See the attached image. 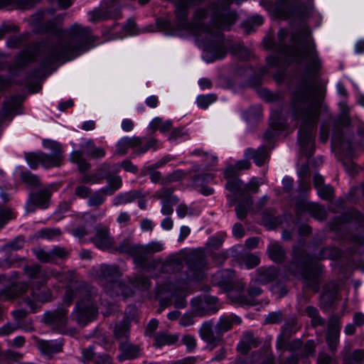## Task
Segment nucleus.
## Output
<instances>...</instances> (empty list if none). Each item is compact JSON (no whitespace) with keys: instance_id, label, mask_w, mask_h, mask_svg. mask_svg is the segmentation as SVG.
<instances>
[{"instance_id":"f257e3e1","label":"nucleus","mask_w":364,"mask_h":364,"mask_svg":"<svg viewBox=\"0 0 364 364\" xmlns=\"http://www.w3.org/2000/svg\"><path fill=\"white\" fill-rule=\"evenodd\" d=\"M288 36V30L282 28L278 31V42L270 38L264 39L265 47L277 53L267 58V62L269 66H279L281 58H289L298 63L306 62L305 73L292 95L291 112L293 117L301 121L298 132L301 152L309 158L314 154V138L321 112L320 103L314 100L313 95L316 89L315 77L321 63L309 28H304L291 34V42L299 43L300 48L286 44Z\"/></svg>"},{"instance_id":"f03ea898","label":"nucleus","mask_w":364,"mask_h":364,"mask_svg":"<svg viewBox=\"0 0 364 364\" xmlns=\"http://www.w3.org/2000/svg\"><path fill=\"white\" fill-rule=\"evenodd\" d=\"M43 32H53L58 37L57 42H46L38 54L29 49L21 51L16 58L18 66L24 67L34 61L38 56L42 58L41 66L45 68L58 60H70L92 48L95 37L89 27L79 24L63 31L56 27L53 21H48L41 27Z\"/></svg>"},{"instance_id":"7ed1b4c3","label":"nucleus","mask_w":364,"mask_h":364,"mask_svg":"<svg viewBox=\"0 0 364 364\" xmlns=\"http://www.w3.org/2000/svg\"><path fill=\"white\" fill-rule=\"evenodd\" d=\"M73 275L74 272L70 273V280L67 286L63 303L55 310L48 311L43 315L44 323L53 329H60L66 326L68 319V308L75 297H79L80 300L70 316L78 324L86 325L98 315L99 298L97 289L84 282L75 280Z\"/></svg>"},{"instance_id":"20e7f679","label":"nucleus","mask_w":364,"mask_h":364,"mask_svg":"<svg viewBox=\"0 0 364 364\" xmlns=\"http://www.w3.org/2000/svg\"><path fill=\"white\" fill-rule=\"evenodd\" d=\"M341 114L336 120L333 121V130L332 140L336 144L340 150L345 154L349 156L353 153L354 145L364 148V122L357 120L354 122L355 127V135L353 141H349L344 135L342 129L350 124L349 117L350 109L345 102L339 104Z\"/></svg>"},{"instance_id":"39448f33","label":"nucleus","mask_w":364,"mask_h":364,"mask_svg":"<svg viewBox=\"0 0 364 364\" xmlns=\"http://www.w3.org/2000/svg\"><path fill=\"white\" fill-rule=\"evenodd\" d=\"M288 269L294 276L303 277L314 291H318L321 265L318 259L310 256L304 250H294L293 259Z\"/></svg>"},{"instance_id":"423d86ee","label":"nucleus","mask_w":364,"mask_h":364,"mask_svg":"<svg viewBox=\"0 0 364 364\" xmlns=\"http://www.w3.org/2000/svg\"><path fill=\"white\" fill-rule=\"evenodd\" d=\"M274 12L277 18L291 23L303 21L309 14L306 6L296 0H276Z\"/></svg>"},{"instance_id":"0eeeda50","label":"nucleus","mask_w":364,"mask_h":364,"mask_svg":"<svg viewBox=\"0 0 364 364\" xmlns=\"http://www.w3.org/2000/svg\"><path fill=\"white\" fill-rule=\"evenodd\" d=\"M205 266V261L202 256L190 257L188 261L186 278L183 281H178L173 284V296H176L187 290L188 282L201 280L203 277Z\"/></svg>"},{"instance_id":"6e6552de","label":"nucleus","mask_w":364,"mask_h":364,"mask_svg":"<svg viewBox=\"0 0 364 364\" xmlns=\"http://www.w3.org/2000/svg\"><path fill=\"white\" fill-rule=\"evenodd\" d=\"M164 250V245L159 241H152L145 245H139L140 255L138 257V267L142 269L150 271L154 269L159 263V259H149V255L161 252Z\"/></svg>"},{"instance_id":"1a4fd4ad","label":"nucleus","mask_w":364,"mask_h":364,"mask_svg":"<svg viewBox=\"0 0 364 364\" xmlns=\"http://www.w3.org/2000/svg\"><path fill=\"white\" fill-rule=\"evenodd\" d=\"M191 305L195 315L198 316L215 314L220 309L218 299L212 296L194 298L191 300Z\"/></svg>"},{"instance_id":"9d476101","label":"nucleus","mask_w":364,"mask_h":364,"mask_svg":"<svg viewBox=\"0 0 364 364\" xmlns=\"http://www.w3.org/2000/svg\"><path fill=\"white\" fill-rule=\"evenodd\" d=\"M235 277V272L232 270H220L213 275L211 282L213 285L219 287L225 291H228L229 296L231 293L233 295H237V293L233 290Z\"/></svg>"},{"instance_id":"9b49d317","label":"nucleus","mask_w":364,"mask_h":364,"mask_svg":"<svg viewBox=\"0 0 364 364\" xmlns=\"http://www.w3.org/2000/svg\"><path fill=\"white\" fill-rule=\"evenodd\" d=\"M259 284L257 279L251 281L247 290L248 295L238 293L237 295L230 294V299L235 304L240 306H254L255 305V298L262 293V289L257 285Z\"/></svg>"},{"instance_id":"f8f14e48","label":"nucleus","mask_w":364,"mask_h":364,"mask_svg":"<svg viewBox=\"0 0 364 364\" xmlns=\"http://www.w3.org/2000/svg\"><path fill=\"white\" fill-rule=\"evenodd\" d=\"M95 235L90 241L100 250H108L114 245V238L110 235L109 228L102 224L95 228Z\"/></svg>"},{"instance_id":"ddd939ff","label":"nucleus","mask_w":364,"mask_h":364,"mask_svg":"<svg viewBox=\"0 0 364 364\" xmlns=\"http://www.w3.org/2000/svg\"><path fill=\"white\" fill-rule=\"evenodd\" d=\"M21 105L22 98L18 95H13L4 100L0 112V124L4 119L11 120L15 115L21 114Z\"/></svg>"},{"instance_id":"4468645a","label":"nucleus","mask_w":364,"mask_h":364,"mask_svg":"<svg viewBox=\"0 0 364 364\" xmlns=\"http://www.w3.org/2000/svg\"><path fill=\"white\" fill-rule=\"evenodd\" d=\"M295 209L298 215H301L304 213H308L312 217L318 220H323L326 217V211L325 208L316 203H309L305 200H299L296 203Z\"/></svg>"},{"instance_id":"2eb2a0df","label":"nucleus","mask_w":364,"mask_h":364,"mask_svg":"<svg viewBox=\"0 0 364 364\" xmlns=\"http://www.w3.org/2000/svg\"><path fill=\"white\" fill-rule=\"evenodd\" d=\"M41 286V284L38 285L36 289L34 288L32 289L31 298L26 296L22 299V304L26 305L31 312H34L38 308V302H46L49 301L51 297L48 289H43L40 290Z\"/></svg>"},{"instance_id":"dca6fc26","label":"nucleus","mask_w":364,"mask_h":364,"mask_svg":"<svg viewBox=\"0 0 364 364\" xmlns=\"http://www.w3.org/2000/svg\"><path fill=\"white\" fill-rule=\"evenodd\" d=\"M23 271L30 279H40L41 285H43L49 277L60 278V274L55 273L53 270H42L38 264L26 265Z\"/></svg>"},{"instance_id":"f3484780","label":"nucleus","mask_w":364,"mask_h":364,"mask_svg":"<svg viewBox=\"0 0 364 364\" xmlns=\"http://www.w3.org/2000/svg\"><path fill=\"white\" fill-rule=\"evenodd\" d=\"M103 285L107 294L112 297L122 296L127 298L133 294L132 289L119 281V279H116L111 283L103 284Z\"/></svg>"},{"instance_id":"a211bd4d","label":"nucleus","mask_w":364,"mask_h":364,"mask_svg":"<svg viewBox=\"0 0 364 364\" xmlns=\"http://www.w3.org/2000/svg\"><path fill=\"white\" fill-rule=\"evenodd\" d=\"M50 197V192L48 189H43L31 194L26 203V210L33 212L37 207L46 208Z\"/></svg>"},{"instance_id":"6ab92c4d","label":"nucleus","mask_w":364,"mask_h":364,"mask_svg":"<svg viewBox=\"0 0 364 364\" xmlns=\"http://www.w3.org/2000/svg\"><path fill=\"white\" fill-rule=\"evenodd\" d=\"M199 334L200 338L205 341L208 345L212 346L211 350L215 346L220 345L223 341V338H220L213 331V323L211 321L204 322L200 330Z\"/></svg>"},{"instance_id":"aec40b11","label":"nucleus","mask_w":364,"mask_h":364,"mask_svg":"<svg viewBox=\"0 0 364 364\" xmlns=\"http://www.w3.org/2000/svg\"><path fill=\"white\" fill-rule=\"evenodd\" d=\"M241 322V318L235 314L223 316L215 326V333L222 338L225 332L232 328L234 324H240Z\"/></svg>"},{"instance_id":"412c9836","label":"nucleus","mask_w":364,"mask_h":364,"mask_svg":"<svg viewBox=\"0 0 364 364\" xmlns=\"http://www.w3.org/2000/svg\"><path fill=\"white\" fill-rule=\"evenodd\" d=\"M63 343L62 340H38L37 346L39 350L44 355L51 358L54 354L63 351Z\"/></svg>"},{"instance_id":"4be33fe9","label":"nucleus","mask_w":364,"mask_h":364,"mask_svg":"<svg viewBox=\"0 0 364 364\" xmlns=\"http://www.w3.org/2000/svg\"><path fill=\"white\" fill-rule=\"evenodd\" d=\"M244 156L247 159H252L257 166H262L269 157V154L266 147L262 146L257 149L252 148L246 149Z\"/></svg>"},{"instance_id":"5701e85b","label":"nucleus","mask_w":364,"mask_h":364,"mask_svg":"<svg viewBox=\"0 0 364 364\" xmlns=\"http://www.w3.org/2000/svg\"><path fill=\"white\" fill-rule=\"evenodd\" d=\"M141 144L142 138L139 136L124 137L118 141L116 153L119 155H124L127 154L128 149L131 148L134 150V154H136V150Z\"/></svg>"},{"instance_id":"b1692460","label":"nucleus","mask_w":364,"mask_h":364,"mask_svg":"<svg viewBox=\"0 0 364 364\" xmlns=\"http://www.w3.org/2000/svg\"><path fill=\"white\" fill-rule=\"evenodd\" d=\"M338 299V285L331 282L327 284L321 296V302L325 307H329L335 300Z\"/></svg>"},{"instance_id":"393cba45","label":"nucleus","mask_w":364,"mask_h":364,"mask_svg":"<svg viewBox=\"0 0 364 364\" xmlns=\"http://www.w3.org/2000/svg\"><path fill=\"white\" fill-rule=\"evenodd\" d=\"M122 353L119 355V360H132L141 356V351L140 348L130 343H122L119 346Z\"/></svg>"},{"instance_id":"a878e982","label":"nucleus","mask_w":364,"mask_h":364,"mask_svg":"<svg viewBox=\"0 0 364 364\" xmlns=\"http://www.w3.org/2000/svg\"><path fill=\"white\" fill-rule=\"evenodd\" d=\"M121 273L116 266L102 264L99 269V277L104 284L111 283L116 279H119Z\"/></svg>"},{"instance_id":"bb28decb","label":"nucleus","mask_w":364,"mask_h":364,"mask_svg":"<svg viewBox=\"0 0 364 364\" xmlns=\"http://www.w3.org/2000/svg\"><path fill=\"white\" fill-rule=\"evenodd\" d=\"M142 197L141 192L138 190H132L128 192L121 193L112 199L114 206H119L131 203Z\"/></svg>"},{"instance_id":"cd10ccee","label":"nucleus","mask_w":364,"mask_h":364,"mask_svg":"<svg viewBox=\"0 0 364 364\" xmlns=\"http://www.w3.org/2000/svg\"><path fill=\"white\" fill-rule=\"evenodd\" d=\"M80 148V151L91 159H102L106 154L105 149L102 147L96 146L93 141L91 139L81 144Z\"/></svg>"},{"instance_id":"c85d7f7f","label":"nucleus","mask_w":364,"mask_h":364,"mask_svg":"<svg viewBox=\"0 0 364 364\" xmlns=\"http://www.w3.org/2000/svg\"><path fill=\"white\" fill-rule=\"evenodd\" d=\"M112 6L107 5L106 7H102L100 9H95L92 12V21H97L100 19H107L109 18H119L121 17V13L118 8L114 9V11L112 10Z\"/></svg>"},{"instance_id":"c756f323","label":"nucleus","mask_w":364,"mask_h":364,"mask_svg":"<svg viewBox=\"0 0 364 364\" xmlns=\"http://www.w3.org/2000/svg\"><path fill=\"white\" fill-rule=\"evenodd\" d=\"M28 289L27 283H21L18 285L6 287L0 291V300H9L14 299L20 294H23Z\"/></svg>"},{"instance_id":"7c9ffc66","label":"nucleus","mask_w":364,"mask_h":364,"mask_svg":"<svg viewBox=\"0 0 364 364\" xmlns=\"http://www.w3.org/2000/svg\"><path fill=\"white\" fill-rule=\"evenodd\" d=\"M268 256L273 262L281 263L284 261L286 252L284 247L277 242H271L267 247Z\"/></svg>"},{"instance_id":"2f4dec72","label":"nucleus","mask_w":364,"mask_h":364,"mask_svg":"<svg viewBox=\"0 0 364 364\" xmlns=\"http://www.w3.org/2000/svg\"><path fill=\"white\" fill-rule=\"evenodd\" d=\"M41 165L46 168L58 167L62 164L63 156L57 154H47L40 151Z\"/></svg>"},{"instance_id":"473e14b6","label":"nucleus","mask_w":364,"mask_h":364,"mask_svg":"<svg viewBox=\"0 0 364 364\" xmlns=\"http://www.w3.org/2000/svg\"><path fill=\"white\" fill-rule=\"evenodd\" d=\"M257 278L259 284H267L274 281L278 276V271L275 267L259 268L257 269Z\"/></svg>"},{"instance_id":"72a5a7b5","label":"nucleus","mask_w":364,"mask_h":364,"mask_svg":"<svg viewBox=\"0 0 364 364\" xmlns=\"http://www.w3.org/2000/svg\"><path fill=\"white\" fill-rule=\"evenodd\" d=\"M107 182L108 186L102 188V191L105 196H112L122 186V180L119 176H109Z\"/></svg>"},{"instance_id":"f704fd0d","label":"nucleus","mask_w":364,"mask_h":364,"mask_svg":"<svg viewBox=\"0 0 364 364\" xmlns=\"http://www.w3.org/2000/svg\"><path fill=\"white\" fill-rule=\"evenodd\" d=\"M118 250L122 253L131 255L133 257L134 263L138 267L137 259L140 255L139 245H133L128 241H124L119 245Z\"/></svg>"},{"instance_id":"c9c22d12","label":"nucleus","mask_w":364,"mask_h":364,"mask_svg":"<svg viewBox=\"0 0 364 364\" xmlns=\"http://www.w3.org/2000/svg\"><path fill=\"white\" fill-rule=\"evenodd\" d=\"M70 160L77 165L81 173L87 171L91 167L90 164L83 157V153L80 150L73 151L70 155Z\"/></svg>"},{"instance_id":"e433bc0d","label":"nucleus","mask_w":364,"mask_h":364,"mask_svg":"<svg viewBox=\"0 0 364 364\" xmlns=\"http://www.w3.org/2000/svg\"><path fill=\"white\" fill-rule=\"evenodd\" d=\"M173 123L171 120L163 121L160 117H155L149 124V129L152 133L156 130H159L161 133L165 134L171 130Z\"/></svg>"},{"instance_id":"4c0bfd02","label":"nucleus","mask_w":364,"mask_h":364,"mask_svg":"<svg viewBox=\"0 0 364 364\" xmlns=\"http://www.w3.org/2000/svg\"><path fill=\"white\" fill-rule=\"evenodd\" d=\"M226 188L235 196H245V186L243 182L237 178L228 180Z\"/></svg>"},{"instance_id":"58836bf2","label":"nucleus","mask_w":364,"mask_h":364,"mask_svg":"<svg viewBox=\"0 0 364 364\" xmlns=\"http://www.w3.org/2000/svg\"><path fill=\"white\" fill-rule=\"evenodd\" d=\"M305 314L311 319V324L314 327L323 326L326 323L325 320L321 317L316 308L309 306L304 309Z\"/></svg>"},{"instance_id":"ea45409f","label":"nucleus","mask_w":364,"mask_h":364,"mask_svg":"<svg viewBox=\"0 0 364 364\" xmlns=\"http://www.w3.org/2000/svg\"><path fill=\"white\" fill-rule=\"evenodd\" d=\"M178 336L170 335L165 333H159L155 336L154 345L159 348L164 345H171L175 343L178 341Z\"/></svg>"},{"instance_id":"a19ab883","label":"nucleus","mask_w":364,"mask_h":364,"mask_svg":"<svg viewBox=\"0 0 364 364\" xmlns=\"http://www.w3.org/2000/svg\"><path fill=\"white\" fill-rule=\"evenodd\" d=\"M25 237L23 235H18L13 240L4 245L1 249L6 252L16 251L22 249L25 245Z\"/></svg>"},{"instance_id":"79ce46f5","label":"nucleus","mask_w":364,"mask_h":364,"mask_svg":"<svg viewBox=\"0 0 364 364\" xmlns=\"http://www.w3.org/2000/svg\"><path fill=\"white\" fill-rule=\"evenodd\" d=\"M292 334V328L288 324L285 323L282 327V333L278 336L277 340V348H282L286 345L288 339L291 336Z\"/></svg>"},{"instance_id":"37998d69","label":"nucleus","mask_w":364,"mask_h":364,"mask_svg":"<svg viewBox=\"0 0 364 364\" xmlns=\"http://www.w3.org/2000/svg\"><path fill=\"white\" fill-rule=\"evenodd\" d=\"M132 286L140 290H146L150 287V279L142 274H139L130 279Z\"/></svg>"},{"instance_id":"c03bdc74","label":"nucleus","mask_w":364,"mask_h":364,"mask_svg":"<svg viewBox=\"0 0 364 364\" xmlns=\"http://www.w3.org/2000/svg\"><path fill=\"white\" fill-rule=\"evenodd\" d=\"M173 189L172 188H163L158 192V196L163 200V203L176 204L178 199L173 196Z\"/></svg>"},{"instance_id":"a18cd8bd","label":"nucleus","mask_w":364,"mask_h":364,"mask_svg":"<svg viewBox=\"0 0 364 364\" xmlns=\"http://www.w3.org/2000/svg\"><path fill=\"white\" fill-rule=\"evenodd\" d=\"M252 205V201L250 197L248 196L245 198V203H241L236 206L235 212L239 219L242 220L246 217L247 210L251 207Z\"/></svg>"},{"instance_id":"49530a36","label":"nucleus","mask_w":364,"mask_h":364,"mask_svg":"<svg viewBox=\"0 0 364 364\" xmlns=\"http://www.w3.org/2000/svg\"><path fill=\"white\" fill-rule=\"evenodd\" d=\"M15 218L16 215L11 208H4L0 206V230L9 220L14 219Z\"/></svg>"},{"instance_id":"de8ad7c7","label":"nucleus","mask_w":364,"mask_h":364,"mask_svg":"<svg viewBox=\"0 0 364 364\" xmlns=\"http://www.w3.org/2000/svg\"><path fill=\"white\" fill-rule=\"evenodd\" d=\"M217 100V95L215 94L202 95L197 97V105L202 109H206L210 104Z\"/></svg>"},{"instance_id":"09e8293b","label":"nucleus","mask_w":364,"mask_h":364,"mask_svg":"<svg viewBox=\"0 0 364 364\" xmlns=\"http://www.w3.org/2000/svg\"><path fill=\"white\" fill-rule=\"evenodd\" d=\"M52 263H55L57 259H66L69 255L70 252L62 247H54L50 250Z\"/></svg>"},{"instance_id":"8fccbe9b","label":"nucleus","mask_w":364,"mask_h":364,"mask_svg":"<svg viewBox=\"0 0 364 364\" xmlns=\"http://www.w3.org/2000/svg\"><path fill=\"white\" fill-rule=\"evenodd\" d=\"M157 144L158 140L154 138H151L148 139L145 144H144V139H142V144H141L140 146H138V149L136 150V154H143L150 149H156Z\"/></svg>"},{"instance_id":"3c124183","label":"nucleus","mask_w":364,"mask_h":364,"mask_svg":"<svg viewBox=\"0 0 364 364\" xmlns=\"http://www.w3.org/2000/svg\"><path fill=\"white\" fill-rule=\"evenodd\" d=\"M24 155L28 164L31 168L35 169L41 164L40 151L25 152Z\"/></svg>"},{"instance_id":"603ef678","label":"nucleus","mask_w":364,"mask_h":364,"mask_svg":"<svg viewBox=\"0 0 364 364\" xmlns=\"http://www.w3.org/2000/svg\"><path fill=\"white\" fill-rule=\"evenodd\" d=\"M20 177L23 183L31 186H36L39 184V178L38 176L28 171H22L21 173Z\"/></svg>"},{"instance_id":"864d4df0","label":"nucleus","mask_w":364,"mask_h":364,"mask_svg":"<svg viewBox=\"0 0 364 364\" xmlns=\"http://www.w3.org/2000/svg\"><path fill=\"white\" fill-rule=\"evenodd\" d=\"M242 260L247 269H252L259 264V257L254 254H246L242 255Z\"/></svg>"},{"instance_id":"5fc2aeb1","label":"nucleus","mask_w":364,"mask_h":364,"mask_svg":"<svg viewBox=\"0 0 364 364\" xmlns=\"http://www.w3.org/2000/svg\"><path fill=\"white\" fill-rule=\"evenodd\" d=\"M340 255V251L338 248L327 247L323 248L320 253L319 259L330 258L335 259Z\"/></svg>"},{"instance_id":"6e6d98bb","label":"nucleus","mask_w":364,"mask_h":364,"mask_svg":"<svg viewBox=\"0 0 364 364\" xmlns=\"http://www.w3.org/2000/svg\"><path fill=\"white\" fill-rule=\"evenodd\" d=\"M105 194L102 191V188L95 191L92 196H89L88 205L90 206H99L105 201Z\"/></svg>"},{"instance_id":"4d7b16f0","label":"nucleus","mask_w":364,"mask_h":364,"mask_svg":"<svg viewBox=\"0 0 364 364\" xmlns=\"http://www.w3.org/2000/svg\"><path fill=\"white\" fill-rule=\"evenodd\" d=\"M341 328V318L337 315H332L328 321L327 332L340 333Z\"/></svg>"},{"instance_id":"13d9d810","label":"nucleus","mask_w":364,"mask_h":364,"mask_svg":"<svg viewBox=\"0 0 364 364\" xmlns=\"http://www.w3.org/2000/svg\"><path fill=\"white\" fill-rule=\"evenodd\" d=\"M181 265V259L178 257H171L164 264V270L166 272L175 271L179 269Z\"/></svg>"},{"instance_id":"bf43d9fd","label":"nucleus","mask_w":364,"mask_h":364,"mask_svg":"<svg viewBox=\"0 0 364 364\" xmlns=\"http://www.w3.org/2000/svg\"><path fill=\"white\" fill-rule=\"evenodd\" d=\"M340 333L327 332L326 342L331 351H335L339 343Z\"/></svg>"},{"instance_id":"052dcab7","label":"nucleus","mask_w":364,"mask_h":364,"mask_svg":"<svg viewBox=\"0 0 364 364\" xmlns=\"http://www.w3.org/2000/svg\"><path fill=\"white\" fill-rule=\"evenodd\" d=\"M43 145L45 148L51 150L53 152L52 154H59L60 156H63L61 145L57 141L46 139L43 140Z\"/></svg>"},{"instance_id":"680f3d73","label":"nucleus","mask_w":364,"mask_h":364,"mask_svg":"<svg viewBox=\"0 0 364 364\" xmlns=\"http://www.w3.org/2000/svg\"><path fill=\"white\" fill-rule=\"evenodd\" d=\"M36 258L44 263H52L50 251L46 252L43 249L33 250Z\"/></svg>"},{"instance_id":"e2e57ef3","label":"nucleus","mask_w":364,"mask_h":364,"mask_svg":"<svg viewBox=\"0 0 364 364\" xmlns=\"http://www.w3.org/2000/svg\"><path fill=\"white\" fill-rule=\"evenodd\" d=\"M318 194L324 200H331L333 197L334 190L331 186H323L318 190Z\"/></svg>"},{"instance_id":"0e129e2a","label":"nucleus","mask_w":364,"mask_h":364,"mask_svg":"<svg viewBox=\"0 0 364 364\" xmlns=\"http://www.w3.org/2000/svg\"><path fill=\"white\" fill-rule=\"evenodd\" d=\"M60 234V231L58 229H49L44 228L38 232L39 237L44 239H52L54 237L58 236Z\"/></svg>"},{"instance_id":"69168bd1","label":"nucleus","mask_w":364,"mask_h":364,"mask_svg":"<svg viewBox=\"0 0 364 364\" xmlns=\"http://www.w3.org/2000/svg\"><path fill=\"white\" fill-rule=\"evenodd\" d=\"M283 319V314L281 311H274L268 314L265 318V323H279Z\"/></svg>"},{"instance_id":"338daca9","label":"nucleus","mask_w":364,"mask_h":364,"mask_svg":"<svg viewBox=\"0 0 364 364\" xmlns=\"http://www.w3.org/2000/svg\"><path fill=\"white\" fill-rule=\"evenodd\" d=\"M270 127L273 130H283L284 122L279 117L277 114H272L270 118Z\"/></svg>"},{"instance_id":"774afa93","label":"nucleus","mask_w":364,"mask_h":364,"mask_svg":"<svg viewBox=\"0 0 364 364\" xmlns=\"http://www.w3.org/2000/svg\"><path fill=\"white\" fill-rule=\"evenodd\" d=\"M92 190L90 188L84 185H79L75 188V194L80 198H87L91 194Z\"/></svg>"}]
</instances>
